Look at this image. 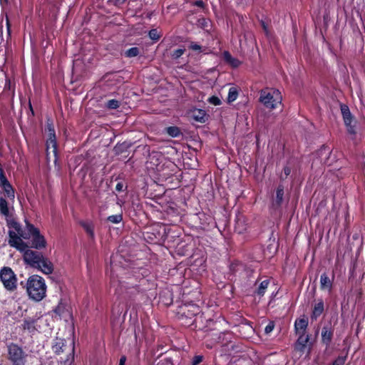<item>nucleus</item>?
Masks as SVG:
<instances>
[{"mask_svg":"<svg viewBox=\"0 0 365 365\" xmlns=\"http://www.w3.org/2000/svg\"><path fill=\"white\" fill-rule=\"evenodd\" d=\"M9 245L19 251H24L28 247L22 239H31L32 247L38 250L44 248L46 245V241L44 237L40 234L38 229L30 223H26V229L23 230L19 223L11 222L9 226Z\"/></svg>","mask_w":365,"mask_h":365,"instance_id":"f257e3e1","label":"nucleus"},{"mask_svg":"<svg viewBox=\"0 0 365 365\" xmlns=\"http://www.w3.org/2000/svg\"><path fill=\"white\" fill-rule=\"evenodd\" d=\"M46 289L44 279L39 275L34 274L27 279L26 291L28 295L35 302H40L46 297Z\"/></svg>","mask_w":365,"mask_h":365,"instance_id":"f03ea898","label":"nucleus"},{"mask_svg":"<svg viewBox=\"0 0 365 365\" xmlns=\"http://www.w3.org/2000/svg\"><path fill=\"white\" fill-rule=\"evenodd\" d=\"M282 101V97L279 90L265 88L260 91L259 101L267 108H276Z\"/></svg>","mask_w":365,"mask_h":365,"instance_id":"7ed1b4c3","label":"nucleus"},{"mask_svg":"<svg viewBox=\"0 0 365 365\" xmlns=\"http://www.w3.org/2000/svg\"><path fill=\"white\" fill-rule=\"evenodd\" d=\"M0 279L6 290L13 292L16 289V276L10 267H4L0 270Z\"/></svg>","mask_w":365,"mask_h":365,"instance_id":"20e7f679","label":"nucleus"},{"mask_svg":"<svg viewBox=\"0 0 365 365\" xmlns=\"http://www.w3.org/2000/svg\"><path fill=\"white\" fill-rule=\"evenodd\" d=\"M8 356L13 365H25L26 362L27 354L16 344L8 346Z\"/></svg>","mask_w":365,"mask_h":365,"instance_id":"39448f33","label":"nucleus"},{"mask_svg":"<svg viewBox=\"0 0 365 365\" xmlns=\"http://www.w3.org/2000/svg\"><path fill=\"white\" fill-rule=\"evenodd\" d=\"M46 321L42 317H26L24 319L22 328L30 334L41 331Z\"/></svg>","mask_w":365,"mask_h":365,"instance_id":"423d86ee","label":"nucleus"},{"mask_svg":"<svg viewBox=\"0 0 365 365\" xmlns=\"http://www.w3.org/2000/svg\"><path fill=\"white\" fill-rule=\"evenodd\" d=\"M24 260L27 264L36 268L38 266L39 262L43 257L40 252L30 250L29 247H26L24 251Z\"/></svg>","mask_w":365,"mask_h":365,"instance_id":"0eeeda50","label":"nucleus"},{"mask_svg":"<svg viewBox=\"0 0 365 365\" xmlns=\"http://www.w3.org/2000/svg\"><path fill=\"white\" fill-rule=\"evenodd\" d=\"M341 112L343 116L344 124L346 126L347 131L351 134H354L355 128L354 126L351 125L353 118L349 107L344 104L341 105Z\"/></svg>","mask_w":365,"mask_h":365,"instance_id":"6e6552de","label":"nucleus"},{"mask_svg":"<svg viewBox=\"0 0 365 365\" xmlns=\"http://www.w3.org/2000/svg\"><path fill=\"white\" fill-rule=\"evenodd\" d=\"M36 268L46 274H50L53 271L52 262L44 257H42L39 262L38 266H36Z\"/></svg>","mask_w":365,"mask_h":365,"instance_id":"1a4fd4ad","label":"nucleus"},{"mask_svg":"<svg viewBox=\"0 0 365 365\" xmlns=\"http://www.w3.org/2000/svg\"><path fill=\"white\" fill-rule=\"evenodd\" d=\"M1 186L2 187L6 196L11 200H14L15 197L14 190L6 177L1 178Z\"/></svg>","mask_w":365,"mask_h":365,"instance_id":"9d476101","label":"nucleus"},{"mask_svg":"<svg viewBox=\"0 0 365 365\" xmlns=\"http://www.w3.org/2000/svg\"><path fill=\"white\" fill-rule=\"evenodd\" d=\"M53 153L54 156L57 155V144L56 137H48L46 140V155L48 157L50 155V150Z\"/></svg>","mask_w":365,"mask_h":365,"instance_id":"9b49d317","label":"nucleus"},{"mask_svg":"<svg viewBox=\"0 0 365 365\" xmlns=\"http://www.w3.org/2000/svg\"><path fill=\"white\" fill-rule=\"evenodd\" d=\"M309 336L304 334H301L297 341L295 349L301 352H303L307 346L309 341Z\"/></svg>","mask_w":365,"mask_h":365,"instance_id":"f8f14e48","label":"nucleus"},{"mask_svg":"<svg viewBox=\"0 0 365 365\" xmlns=\"http://www.w3.org/2000/svg\"><path fill=\"white\" fill-rule=\"evenodd\" d=\"M324 302L320 299L314 306L313 311L311 315L312 320H316L324 312Z\"/></svg>","mask_w":365,"mask_h":365,"instance_id":"ddd939ff","label":"nucleus"},{"mask_svg":"<svg viewBox=\"0 0 365 365\" xmlns=\"http://www.w3.org/2000/svg\"><path fill=\"white\" fill-rule=\"evenodd\" d=\"M224 60L232 67H238L241 62L237 59L231 56L228 51H224L223 53Z\"/></svg>","mask_w":365,"mask_h":365,"instance_id":"4468645a","label":"nucleus"},{"mask_svg":"<svg viewBox=\"0 0 365 365\" xmlns=\"http://www.w3.org/2000/svg\"><path fill=\"white\" fill-rule=\"evenodd\" d=\"M320 286L322 289H328L331 291L332 282L326 274H322L320 277Z\"/></svg>","mask_w":365,"mask_h":365,"instance_id":"2eb2a0df","label":"nucleus"},{"mask_svg":"<svg viewBox=\"0 0 365 365\" xmlns=\"http://www.w3.org/2000/svg\"><path fill=\"white\" fill-rule=\"evenodd\" d=\"M239 96V89L235 86H232L229 88L227 95V103H231L237 100Z\"/></svg>","mask_w":365,"mask_h":365,"instance_id":"dca6fc26","label":"nucleus"},{"mask_svg":"<svg viewBox=\"0 0 365 365\" xmlns=\"http://www.w3.org/2000/svg\"><path fill=\"white\" fill-rule=\"evenodd\" d=\"M308 325V322L306 319H299L296 320L294 323V327L297 332L301 331L302 334H304L305 329H307Z\"/></svg>","mask_w":365,"mask_h":365,"instance_id":"f3484780","label":"nucleus"},{"mask_svg":"<svg viewBox=\"0 0 365 365\" xmlns=\"http://www.w3.org/2000/svg\"><path fill=\"white\" fill-rule=\"evenodd\" d=\"M332 335L333 332L329 328L327 327H323L322 331V338L324 343L329 344L331 340Z\"/></svg>","mask_w":365,"mask_h":365,"instance_id":"a211bd4d","label":"nucleus"},{"mask_svg":"<svg viewBox=\"0 0 365 365\" xmlns=\"http://www.w3.org/2000/svg\"><path fill=\"white\" fill-rule=\"evenodd\" d=\"M64 346L65 340L62 339H56L54 344L53 345V350L56 354H60L65 351L63 349Z\"/></svg>","mask_w":365,"mask_h":365,"instance_id":"6ab92c4d","label":"nucleus"},{"mask_svg":"<svg viewBox=\"0 0 365 365\" xmlns=\"http://www.w3.org/2000/svg\"><path fill=\"white\" fill-rule=\"evenodd\" d=\"M284 197V187L279 185L276 191V199L274 200V205L277 206H280Z\"/></svg>","mask_w":365,"mask_h":365,"instance_id":"aec40b11","label":"nucleus"},{"mask_svg":"<svg viewBox=\"0 0 365 365\" xmlns=\"http://www.w3.org/2000/svg\"><path fill=\"white\" fill-rule=\"evenodd\" d=\"M81 226L84 228L86 232L90 237H94L93 225L91 222L83 221L81 222Z\"/></svg>","mask_w":365,"mask_h":365,"instance_id":"412c9836","label":"nucleus"},{"mask_svg":"<svg viewBox=\"0 0 365 365\" xmlns=\"http://www.w3.org/2000/svg\"><path fill=\"white\" fill-rule=\"evenodd\" d=\"M205 112L203 110H197L193 112V118L200 123L205 121Z\"/></svg>","mask_w":365,"mask_h":365,"instance_id":"4be33fe9","label":"nucleus"},{"mask_svg":"<svg viewBox=\"0 0 365 365\" xmlns=\"http://www.w3.org/2000/svg\"><path fill=\"white\" fill-rule=\"evenodd\" d=\"M0 212L4 216H8L9 213L8 203L6 200L2 197H0Z\"/></svg>","mask_w":365,"mask_h":365,"instance_id":"5701e85b","label":"nucleus"},{"mask_svg":"<svg viewBox=\"0 0 365 365\" xmlns=\"http://www.w3.org/2000/svg\"><path fill=\"white\" fill-rule=\"evenodd\" d=\"M46 131L48 133V137H56L54 126L51 120L48 119L46 121Z\"/></svg>","mask_w":365,"mask_h":365,"instance_id":"b1692460","label":"nucleus"},{"mask_svg":"<svg viewBox=\"0 0 365 365\" xmlns=\"http://www.w3.org/2000/svg\"><path fill=\"white\" fill-rule=\"evenodd\" d=\"M269 284V281L267 279L262 281L260 283L259 288L257 289V294L259 296H263L268 287Z\"/></svg>","mask_w":365,"mask_h":365,"instance_id":"393cba45","label":"nucleus"},{"mask_svg":"<svg viewBox=\"0 0 365 365\" xmlns=\"http://www.w3.org/2000/svg\"><path fill=\"white\" fill-rule=\"evenodd\" d=\"M140 53L139 48L137 47H132L128 49L125 52V55L126 57L133 58L137 56Z\"/></svg>","mask_w":365,"mask_h":365,"instance_id":"a878e982","label":"nucleus"},{"mask_svg":"<svg viewBox=\"0 0 365 365\" xmlns=\"http://www.w3.org/2000/svg\"><path fill=\"white\" fill-rule=\"evenodd\" d=\"M148 36L150 39L157 41L160 39L161 34L156 29H153L148 32Z\"/></svg>","mask_w":365,"mask_h":365,"instance_id":"bb28decb","label":"nucleus"},{"mask_svg":"<svg viewBox=\"0 0 365 365\" xmlns=\"http://www.w3.org/2000/svg\"><path fill=\"white\" fill-rule=\"evenodd\" d=\"M167 133L171 137H178L180 134V131L178 128L177 127H168L167 128Z\"/></svg>","mask_w":365,"mask_h":365,"instance_id":"cd10ccee","label":"nucleus"},{"mask_svg":"<svg viewBox=\"0 0 365 365\" xmlns=\"http://www.w3.org/2000/svg\"><path fill=\"white\" fill-rule=\"evenodd\" d=\"M107 220L113 224H118L122 221L123 217L121 214L113 215L108 217Z\"/></svg>","mask_w":365,"mask_h":365,"instance_id":"c85d7f7f","label":"nucleus"},{"mask_svg":"<svg viewBox=\"0 0 365 365\" xmlns=\"http://www.w3.org/2000/svg\"><path fill=\"white\" fill-rule=\"evenodd\" d=\"M207 101L210 104L214 106H220L222 104L220 98L215 96L210 97Z\"/></svg>","mask_w":365,"mask_h":365,"instance_id":"c756f323","label":"nucleus"},{"mask_svg":"<svg viewBox=\"0 0 365 365\" xmlns=\"http://www.w3.org/2000/svg\"><path fill=\"white\" fill-rule=\"evenodd\" d=\"M106 106L110 109H116L119 107L120 103L118 101L112 99L108 101Z\"/></svg>","mask_w":365,"mask_h":365,"instance_id":"7c9ffc66","label":"nucleus"},{"mask_svg":"<svg viewBox=\"0 0 365 365\" xmlns=\"http://www.w3.org/2000/svg\"><path fill=\"white\" fill-rule=\"evenodd\" d=\"M346 360V356H339L333 362L332 365H344Z\"/></svg>","mask_w":365,"mask_h":365,"instance_id":"2f4dec72","label":"nucleus"},{"mask_svg":"<svg viewBox=\"0 0 365 365\" xmlns=\"http://www.w3.org/2000/svg\"><path fill=\"white\" fill-rule=\"evenodd\" d=\"M184 49L178 48L173 51V53H172V57L173 58H178L184 53Z\"/></svg>","mask_w":365,"mask_h":365,"instance_id":"473e14b6","label":"nucleus"},{"mask_svg":"<svg viewBox=\"0 0 365 365\" xmlns=\"http://www.w3.org/2000/svg\"><path fill=\"white\" fill-rule=\"evenodd\" d=\"M274 328V323L273 322H269L268 324L264 328V332L267 334H270Z\"/></svg>","mask_w":365,"mask_h":365,"instance_id":"72a5a7b5","label":"nucleus"},{"mask_svg":"<svg viewBox=\"0 0 365 365\" xmlns=\"http://www.w3.org/2000/svg\"><path fill=\"white\" fill-rule=\"evenodd\" d=\"M202 356H195L193 359H192V365H197L199 364L200 362H202Z\"/></svg>","mask_w":365,"mask_h":365,"instance_id":"f704fd0d","label":"nucleus"},{"mask_svg":"<svg viewBox=\"0 0 365 365\" xmlns=\"http://www.w3.org/2000/svg\"><path fill=\"white\" fill-rule=\"evenodd\" d=\"M190 47L191 49H192L194 51H200L201 50V46L195 43H192L190 46Z\"/></svg>","mask_w":365,"mask_h":365,"instance_id":"c9c22d12","label":"nucleus"},{"mask_svg":"<svg viewBox=\"0 0 365 365\" xmlns=\"http://www.w3.org/2000/svg\"><path fill=\"white\" fill-rule=\"evenodd\" d=\"M123 187H124L123 183L122 182H119L117 183V185L115 186V190L118 192H121L123 190Z\"/></svg>","mask_w":365,"mask_h":365,"instance_id":"e433bc0d","label":"nucleus"},{"mask_svg":"<svg viewBox=\"0 0 365 365\" xmlns=\"http://www.w3.org/2000/svg\"><path fill=\"white\" fill-rule=\"evenodd\" d=\"M194 5L200 8L205 7V3L202 0L195 1Z\"/></svg>","mask_w":365,"mask_h":365,"instance_id":"4c0bfd02","label":"nucleus"},{"mask_svg":"<svg viewBox=\"0 0 365 365\" xmlns=\"http://www.w3.org/2000/svg\"><path fill=\"white\" fill-rule=\"evenodd\" d=\"M126 0H110L115 5L120 6L123 4Z\"/></svg>","mask_w":365,"mask_h":365,"instance_id":"58836bf2","label":"nucleus"},{"mask_svg":"<svg viewBox=\"0 0 365 365\" xmlns=\"http://www.w3.org/2000/svg\"><path fill=\"white\" fill-rule=\"evenodd\" d=\"M126 361V357L125 356H123L120 359L119 364L118 365H125Z\"/></svg>","mask_w":365,"mask_h":365,"instance_id":"ea45409f","label":"nucleus"},{"mask_svg":"<svg viewBox=\"0 0 365 365\" xmlns=\"http://www.w3.org/2000/svg\"><path fill=\"white\" fill-rule=\"evenodd\" d=\"M284 173L285 176L289 175L290 174V173H291L290 168H288V167H285L284 168Z\"/></svg>","mask_w":365,"mask_h":365,"instance_id":"a19ab883","label":"nucleus"},{"mask_svg":"<svg viewBox=\"0 0 365 365\" xmlns=\"http://www.w3.org/2000/svg\"><path fill=\"white\" fill-rule=\"evenodd\" d=\"M262 25L263 29H264V32H265L266 35H268V29H267V26H266V24H265L264 22H262Z\"/></svg>","mask_w":365,"mask_h":365,"instance_id":"79ce46f5","label":"nucleus"},{"mask_svg":"<svg viewBox=\"0 0 365 365\" xmlns=\"http://www.w3.org/2000/svg\"><path fill=\"white\" fill-rule=\"evenodd\" d=\"M2 177H5V176L4 175L3 170L0 168V180L1 179Z\"/></svg>","mask_w":365,"mask_h":365,"instance_id":"37998d69","label":"nucleus"},{"mask_svg":"<svg viewBox=\"0 0 365 365\" xmlns=\"http://www.w3.org/2000/svg\"><path fill=\"white\" fill-rule=\"evenodd\" d=\"M71 345L72 346L71 350V351H74V346H73V341H71Z\"/></svg>","mask_w":365,"mask_h":365,"instance_id":"c03bdc74","label":"nucleus"},{"mask_svg":"<svg viewBox=\"0 0 365 365\" xmlns=\"http://www.w3.org/2000/svg\"><path fill=\"white\" fill-rule=\"evenodd\" d=\"M156 155H158V154H157V153H155H155H153V154H152L151 155H150V158L151 159V158H153L155 157Z\"/></svg>","mask_w":365,"mask_h":365,"instance_id":"a18cd8bd","label":"nucleus"}]
</instances>
